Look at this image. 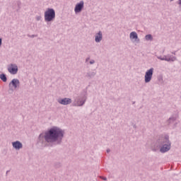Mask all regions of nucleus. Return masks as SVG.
I'll list each match as a JSON object with an SVG mask.
<instances>
[{
  "label": "nucleus",
  "instance_id": "nucleus-20",
  "mask_svg": "<svg viewBox=\"0 0 181 181\" xmlns=\"http://www.w3.org/2000/svg\"><path fill=\"white\" fill-rule=\"evenodd\" d=\"M94 63H95V60H94V59H91V60L89 62V64H94Z\"/></svg>",
  "mask_w": 181,
  "mask_h": 181
},
{
  "label": "nucleus",
  "instance_id": "nucleus-22",
  "mask_svg": "<svg viewBox=\"0 0 181 181\" xmlns=\"http://www.w3.org/2000/svg\"><path fill=\"white\" fill-rule=\"evenodd\" d=\"M28 37H32V38L36 37V35H28Z\"/></svg>",
  "mask_w": 181,
  "mask_h": 181
},
{
  "label": "nucleus",
  "instance_id": "nucleus-18",
  "mask_svg": "<svg viewBox=\"0 0 181 181\" xmlns=\"http://www.w3.org/2000/svg\"><path fill=\"white\" fill-rule=\"evenodd\" d=\"M54 166L56 169H60V168H62V163L57 162L54 163Z\"/></svg>",
  "mask_w": 181,
  "mask_h": 181
},
{
  "label": "nucleus",
  "instance_id": "nucleus-31",
  "mask_svg": "<svg viewBox=\"0 0 181 181\" xmlns=\"http://www.w3.org/2000/svg\"><path fill=\"white\" fill-rule=\"evenodd\" d=\"M171 1H173V0H170Z\"/></svg>",
  "mask_w": 181,
  "mask_h": 181
},
{
  "label": "nucleus",
  "instance_id": "nucleus-13",
  "mask_svg": "<svg viewBox=\"0 0 181 181\" xmlns=\"http://www.w3.org/2000/svg\"><path fill=\"white\" fill-rule=\"evenodd\" d=\"M129 38L131 39V40H134V42L139 43V37H138V34L136 33V32H132L130 33Z\"/></svg>",
  "mask_w": 181,
  "mask_h": 181
},
{
  "label": "nucleus",
  "instance_id": "nucleus-15",
  "mask_svg": "<svg viewBox=\"0 0 181 181\" xmlns=\"http://www.w3.org/2000/svg\"><path fill=\"white\" fill-rule=\"evenodd\" d=\"M0 78L4 81V83H6V81H8V78H6V74H0Z\"/></svg>",
  "mask_w": 181,
  "mask_h": 181
},
{
  "label": "nucleus",
  "instance_id": "nucleus-1",
  "mask_svg": "<svg viewBox=\"0 0 181 181\" xmlns=\"http://www.w3.org/2000/svg\"><path fill=\"white\" fill-rule=\"evenodd\" d=\"M63 138H64V130L59 127L54 126L41 133L37 139L36 146L40 149H43L46 146H53L54 145H62L63 144Z\"/></svg>",
  "mask_w": 181,
  "mask_h": 181
},
{
  "label": "nucleus",
  "instance_id": "nucleus-17",
  "mask_svg": "<svg viewBox=\"0 0 181 181\" xmlns=\"http://www.w3.org/2000/svg\"><path fill=\"white\" fill-rule=\"evenodd\" d=\"M175 121H176V117H172L168 119V124H172V123L175 122Z\"/></svg>",
  "mask_w": 181,
  "mask_h": 181
},
{
  "label": "nucleus",
  "instance_id": "nucleus-8",
  "mask_svg": "<svg viewBox=\"0 0 181 181\" xmlns=\"http://www.w3.org/2000/svg\"><path fill=\"white\" fill-rule=\"evenodd\" d=\"M83 9H84V1H81L79 3L76 4L74 12L75 13H80Z\"/></svg>",
  "mask_w": 181,
  "mask_h": 181
},
{
  "label": "nucleus",
  "instance_id": "nucleus-6",
  "mask_svg": "<svg viewBox=\"0 0 181 181\" xmlns=\"http://www.w3.org/2000/svg\"><path fill=\"white\" fill-rule=\"evenodd\" d=\"M153 71H154V69L151 68L150 69L146 71V74L144 76L145 83H151V81L152 80V76H153Z\"/></svg>",
  "mask_w": 181,
  "mask_h": 181
},
{
  "label": "nucleus",
  "instance_id": "nucleus-11",
  "mask_svg": "<svg viewBox=\"0 0 181 181\" xmlns=\"http://www.w3.org/2000/svg\"><path fill=\"white\" fill-rule=\"evenodd\" d=\"M11 144H12L13 148L16 149V151H19L22 149V148H23V144H22V143L19 141H13Z\"/></svg>",
  "mask_w": 181,
  "mask_h": 181
},
{
  "label": "nucleus",
  "instance_id": "nucleus-9",
  "mask_svg": "<svg viewBox=\"0 0 181 181\" xmlns=\"http://www.w3.org/2000/svg\"><path fill=\"white\" fill-rule=\"evenodd\" d=\"M18 65L16 64H11L10 66L8 67V71L10 74H18Z\"/></svg>",
  "mask_w": 181,
  "mask_h": 181
},
{
  "label": "nucleus",
  "instance_id": "nucleus-4",
  "mask_svg": "<svg viewBox=\"0 0 181 181\" xmlns=\"http://www.w3.org/2000/svg\"><path fill=\"white\" fill-rule=\"evenodd\" d=\"M20 86H21V81H19V79L13 78L8 84L9 90L13 92V90H16V88H19Z\"/></svg>",
  "mask_w": 181,
  "mask_h": 181
},
{
  "label": "nucleus",
  "instance_id": "nucleus-27",
  "mask_svg": "<svg viewBox=\"0 0 181 181\" xmlns=\"http://www.w3.org/2000/svg\"><path fill=\"white\" fill-rule=\"evenodd\" d=\"M178 4L181 5V0H178Z\"/></svg>",
  "mask_w": 181,
  "mask_h": 181
},
{
  "label": "nucleus",
  "instance_id": "nucleus-7",
  "mask_svg": "<svg viewBox=\"0 0 181 181\" xmlns=\"http://www.w3.org/2000/svg\"><path fill=\"white\" fill-rule=\"evenodd\" d=\"M157 59L158 60H162L165 62H176L177 59L176 57H172L171 55H164L163 56H157Z\"/></svg>",
  "mask_w": 181,
  "mask_h": 181
},
{
  "label": "nucleus",
  "instance_id": "nucleus-28",
  "mask_svg": "<svg viewBox=\"0 0 181 181\" xmlns=\"http://www.w3.org/2000/svg\"><path fill=\"white\" fill-rule=\"evenodd\" d=\"M158 80H159V81H160V80H161L162 81H163V78H159Z\"/></svg>",
  "mask_w": 181,
  "mask_h": 181
},
{
  "label": "nucleus",
  "instance_id": "nucleus-5",
  "mask_svg": "<svg viewBox=\"0 0 181 181\" xmlns=\"http://www.w3.org/2000/svg\"><path fill=\"white\" fill-rule=\"evenodd\" d=\"M86 101H87V91L84 90L83 97L81 98H78L75 105L76 107H83V105L86 104Z\"/></svg>",
  "mask_w": 181,
  "mask_h": 181
},
{
  "label": "nucleus",
  "instance_id": "nucleus-26",
  "mask_svg": "<svg viewBox=\"0 0 181 181\" xmlns=\"http://www.w3.org/2000/svg\"><path fill=\"white\" fill-rule=\"evenodd\" d=\"M9 172H11V170H7L6 173V176H8V173H9Z\"/></svg>",
  "mask_w": 181,
  "mask_h": 181
},
{
  "label": "nucleus",
  "instance_id": "nucleus-23",
  "mask_svg": "<svg viewBox=\"0 0 181 181\" xmlns=\"http://www.w3.org/2000/svg\"><path fill=\"white\" fill-rule=\"evenodd\" d=\"M0 46H2V38H0Z\"/></svg>",
  "mask_w": 181,
  "mask_h": 181
},
{
  "label": "nucleus",
  "instance_id": "nucleus-30",
  "mask_svg": "<svg viewBox=\"0 0 181 181\" xmlns=\"http://www.w3.org/2000/svg\"><path fill=\"white\" fill-rule=\"evenodd\" d=\"M173 54H176L175 52H173Z\"/></svg>",
  "mask_w": 181,
  "mask_h": 181
},
{
  "label": "nucleus",
  "instance_id": "nucleus-16",
  "mask_svg": "<svg viewBox=\"0 0 181 181\" xmlns=\"http://www.w3.org/2000/svg\"><path fill=\"white\" fill-rule=\"evenodd\" d=\"M145 39L147 41L150 40L151 42H152V40H153V37L152 36V35L148 34L145 36Z\"/></svg>",
  "mask_w": 181,
  "mask_h": 181
},
{
  "label": "nucleus",
  "instance_id": "nucleus-10",
  "mask_svg": "<svg viewBox=\"0 0 181 181\" xmlns=\"http://www.w3.org/2000/svg\"><path fill=\"white\" fill-rule=\"evenodd\" d=\"M57 103H59V104H61L62 105H69L71 104V98H59L57 100Z\"/></svg>",
  "mask_w": 181,
  "mask_h": 181
},
{
  "label": "nucleus",
  "instance_id": "nucleus-29",
  "mask_svg": "<svg viewBox=\"0 0 181 181\" xmlns=\"http://www.w3.org/2000/svg\"><path fill=\"white\" fill-rule=\"evenodd\" d=\"M134 128H136V125L134 124Z\"/></svg>",
  "mask_w": 181,
  "mask_h": 181
},
{
  "label": "nucleus",
  "instance_id": "nucleus-25",
  "mask_svg": "<svg viewBox=\"0 0 181 181\" xmlns=\"http://www.w3.org/2000/svg\"><path fill=\"white\" fill-rule=\"evenodd\" d=\"M110 152H111V150H110V148H107V153H110Z\"/></svg>",
  "mask_w": 181,
  "mask_h": 181
},
{
  "label": "nucleus",
  "instance_id": "nucleus-24",
  "mask_svg": "<svg viewBox=\"0 0 181 181\" xmlns=\"http://www.w3.org/2000/svg\"><path fill=\"white\" fill-rule=\"evenodd\" d=\"M88 60H90V57H88L86 59V63H87V62H88Z\"/></svg>",
  "mask_w": 181,
  "mask_h": 181
},
{
  "label": "nucleus",
  "instance_id": "nucleus-14",
  "mask_svg": "<svg viewBox=\"0 0 181 181\" xmlns=\"http://www.w3.org/2000/svg\"><path fill=\"white\" fill-rule=\"evenodd\" d=\"M103 40V32L98 31L95 35V43H100Z\"/></svg>",
  "mask_w": 181,
  "mask_h": 181
},
{
  "label": "nucleus",
  "instance_id": "nucleus-3",
  "mask_svg": "<svg viewBox=\"0 0 181 181\" xmlns=\"http://www.w3.org/2000/svg\"><path fill=\"white\" fill-rule=\"evenodd\" d=\"M44 18L45 22H53L56 18V11L53 8H48L45 12Z\"/></svg>",
  "mask_w": 181,
  "mask_h": 181
},
{
  "label": "nucleus",
  "instance_id": "nucleus-21",
  "mask_svg": "<svg viewBox=\"0 0 181 181\" xmlns=\"http://www.w3.org/2000/svg\"><path fill=\"white\" fill-rule=\"evenodd\" d=\"M100 178L102 179V180H107V177H106L100 176Z\"/></svg>",
  "mask_w": 181,
  "mask_h": 181
},
{
  "label": "nucleus",
  "instance_id": "nucleus-2",
  "mask_svg": "<svg viewBox=\"0 0 181 181\" xmlns=\"http://www.w3.org/2000/svg\"><path fill=\"white\" fill-rule=\"evenodd\" d=\"M157 148H153V152H156L158 149L160 148V152L161 153H166V152H169L170 151V148L172 146V142L169 140V136L165 135L163 137H160L156 143Z\"/></svg>",
  "mask_w": 181,
  "mask_h": 181
},
{
  "label": "nucleus",
  "instance_id": "nucleus-12",
  "mask_svg": "<svg viewBox=\"0 0 181 181\" xmlns=\"http://www.w3.org/2000/svg\"><path fill=\"white\" fill-rule=\"evenodd\" d=\"M97 76V71H88L86 72L85 77L86 78H88V80H91V78H94Z\"/></svg>",
  "mask_w": 181,
  "mask_h": 181
},
{
  "label": "nucleus",
  "instance_id": "nucleus-19",
  "mask_svg": "<svg viewBox=\"0 0 181 181\" xmlns=\"http://www.w3.org/2000/svg\"><path fill=\"white\" fill-rule=\"evenodd\" d=\"M36 21H40V19H42V16H37L35 18Z\"/></svg>",
  "mask_w": 181,
  "mask_h": 181
}]
</instances>
